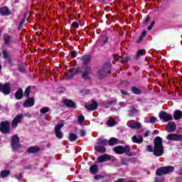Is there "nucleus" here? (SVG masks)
I'll use <instances>...</instances> for the list:
<instances>
[{
  "instance_id": "8fccbe9b",
  "label": "nucleus",
  "mask_w": 182,
  "mask_h": 182,
  "mask_svg": "<svg viewBox=\"0 0 182 182\" xmlns=\"http://www.w3.org/2000/svg\"><path fill=\"white\" fill-rule=\"evenodd\" d=\"M146 35H147V32L143 31L141 33V36H140V39H141V38H144V36H146Z\"/></svg>"
},
{
  "instance_id": "39448f33",
  "label": "nucleus",
  "mask_w": 182,
  "mask_h": 182,
  "mask_svg": "<svg viewBox=\"0 0 182 182\" xmlns=\"http://www.w3.org/2000/svg\"><path fill=\"white\" fill-rule=\"evenodd\" d=\"M82 78L84 80H90V73H92V67L90 65H86L84 70L81 72Z\"/></svg>"
},
{
  "instance_id": "de8ad7c7",
  "label": "nucleus",
  "mask_w": 182,
  "mask_h": 182,
  "mask_svg": "<svg viewBox=\"0 0 182 182\" xmlns=\"http://www.w3.org/2000/svg\"><path fill=\"white\" fill-rule=\"evenodd\" d=\"M151 134V132L150 131H146L144 133V137H149V136H150Z\"/></svg>"
},
{
  "instance_id": "4468645a",
  "label": "nucleus",
  "mask_w": 182,
  "mask_h": 182,
  "mask_svg": "<svg viewBox=\"0 0 182 182\" xmlns=\"http://www.w3.org/2000/svg\"><path fill=\"white\" fill-rule=\"evenodd\" d=\"M114 59L118 62H121V63H124V62H129L131 60L130 57L129 56L122 57L117 55H114Z\"/></svg>"
},
{
  "instance_id": "49530a36",
  "label": "nucleus",
  "mask_w": 182,
  "mask_h": 182,
  "mask_svg": "<svg viewBox=\"0 0 182 182\" xmlns=\"http://www.w3.org/2000/svg\"><path fill=\"white\" fill-rule=\"evenodd\" d=\"M102 41H103L104 43H106L107 42H108V38L107 36L105 37H101Z\"/></svg>"
},
{
  "instance_id": "7ed1b4c3",
  "label": "nucleus",
  "mask_w": 182,
  "mask_h": 182,
  "mask_svg": "<svg viewBox=\"0 0 182 182\" xmlns=\"http://www.w3.org/2000/svg\"><path fill=\"white\" fill-rule=\"evenodd\" d=\"M0 132L4 134L11 133V122L9 121H3L0 123Z\"/></svg>"
},
{
  "instance_id": "1a4fd4ad",
  "label": "nucleus",
  "mask_w": 182,
  "mask_h": 182,
  "mask_svg": "<svg viewBox=\"0 0 182 182\" xmlns=\"http://www.w3.org/2000/svg\"><path fill=\"white\" fill-rule=\"evenodd\" d=\"M166 139L171 141H182V134H170L166 136Z\"/></svg>"
},
{
  "instance_id": "2eb2a0df",
  "label": "nucleus",
  "mask_w": 182,
  "mask_h": 182,
  "mask_svg": "<svg viewBox=\"0 0 182 182\" xmlns=\"http://www.w3.org/2000/svg\"><path fill=\"white\" fill-rule=\"evenodd\" d=\"M177 129V125H176V123L171 122L166 125V132L168 133H171L174 132Z\"/></svg>"
},
{
  "instance_id": "79ce46f5",
  "label": "nucleus",
  "mask_w": 182,
  "mask_h": 182,
  "mask_svg": "<svg viewBox=\"0 0 182 182\" xmlns=\"http://www.w3.org/2000/svg\"><path fill=\"white\" fill-rule=\"evenodd\" d=\"M157 122V118L156 117H151L149 121V123L154 124Z\"/></svg>"
},
{
  "instance_id": "412c9836",
  "label": "nucleus",
  "mask_w": 182,
  "mask_h": 182,
  "mask_svg": "<svg viewBox=\"0 0 182 182\" xmlns=\"http://www.w3.org/2000/svg\"><path fill=\"white\" fill-rule=\"evenodd\" d=\"M132 140L133 141V143H136L137 144H141V143H143V136H136V135H134L132 137Z\"/></svg>"
},
{
  "instance_id": "f704fd0d",
  "label": "nucleus",
  "mask_w": 182,
  "mask_h": 182,
  "mask_svg": "<svg viewBox=\"0 0 182 182\" xmlns=\"http://www.w3.org/2000/svg\"><path fill=\"white\" fill-rule=\"evenodd\" d=\"M98 144H101L102 146H107L108 145V141L106 140V139H98Z\"/></svg>"
},
{
  "instance_id": "b1692460",
  "label": "nucleus",
  "mask_w": 182,
  "mask_h": 182,
  "mask_svg": "<svg viewBox=\"0 0 182 182\" xmlns=\"http://www.w3.org/2000/svg\"><path fill=\"white\" fill-rule=\"evenodd\" d=\"M63 103H64L65 106H68V107H76L75 102L70 100H65L63 101Z\"/></svg>"
},
{
  "instance_id": "c03bdc74",
  "label": "nucleus",
  "mask_w": 182,
  "mask_h": 182,
  "mask_svg": "<svg viewBox=\"0 0 182 182\" xmlns=\"http://www.w3.org/2000/svg\"><path fill=\"white\" fill-rule=\"evenodd\" d=\"M104 106L106 109H108V107H110V104H109V101L104 102Z\"/></svg>"
},
{
  "instance_id": "ea45409f",
  "label": "nucleus",
  "mask_w": 182,
  "mask_h": 182,
  "mask_svg": "<svg viewBox=\"0 0 182 182\" xmlns=\"http://www.w3.org/2000/svg\"><path fill=\"white\" fill-rule=\"evenodd\" d=\"M30 93H31V87H28L24 92V96H27V97H29Z\"/></svg>"
},
{
  "instance_id": "6ab92c4d",
  "label": "nucleus",
  "mask_w": 182,
  "mask_h": 182,
  "mask_svg": "<svg viewBox=\"0 0 182 182\" xmlns=\"http://www.w3.org/2000/svg\"><path fill=\"white\" fill-rule=\"evenodd\" d=\"M110 159V156L107 154H103L97 158V161L98 163H105V161H109Z\"/></svg>"
},
{
  "instance_id": "37998d69",
  "label": "nucleus",
  "mask_w": 182,
  "mask_h": 182,
  "mask_svg": "<svg viewBox=\"0 0 182 182\" xmlns=\"http://www.w3.org/2000/svg\"><path fill=\"white\" fill-rule=\"evenodd\" d=\"M109 102V105H110L112 106V105H116V103H117V100H113L111 101H108Z\"/></svg>"
},
{
  "instance_id": "f8f14e48",
  "label": "nucleus",
  "mask_w": 182,
  "mask_h": 182,
  "mask_svg": "<svg viewBox=\"0 0 182 182\" xmlns=\"http://www.w3.org/2000/svg\"><path fill=\"white\" fill-rule=\"evenodd\" d=\"M107 73H110V71L108 70H105V68L101 69L100 70H98L97 73V77H98V79H105V77H106V75H107Z\"/></svg>"
},
{
  "instance_id": "f3484780",
  "label": "nucleus",
  "mask_w": 182,
  "mask_h": 182,
  "mask_svg": "<svg viewBox=\"0 0 182 182\" xmlns=\"http://www.w3.org/2000/svg\"><path fill=\"white\" fill-rule=\"evenodd\" d=\"M33 105H35V100H33L32 97H30L28 100H26L23 104V107H32Z\"/></svg>"
},
{
  "instance_id": "393cba45",
  "label": "nucleus",
  "mask_w": 182,
  "mask_h": 182,
  "mask_svg": "<svg viewBox=\"0 0 182 182\" xmlns=\"http://www.w3.org/2000/svg\"><path fill=\"white\" fill-rule=\"evenodd\" d=\"M173 119L175 120H180V119H182V112L180 109H178L175 111V113L173 114Z\"/></svg>"
},
{
  "instance_id": "a18cd8bd",
  "label": "nucleus",
  "mask_w": 182,
  "mask_h": 182,
  "mask_svg": "<svg viewBox=\"0 0 182 182\" xmlns=\"http://www.w3.org/2000/svg\"><path fill=\"white\" fill-rule=\"evenodd\" d=\"M85 134H86V132L85 131V129H81L80 136H82V137H85Z\"/></svg>"
},
{
  "instance_id": "13d9d810",
  "label": "nucleus",
  "mask_w": 182,
  "mask_h": 182,
  "mask_svg": "<svg viewBox=\"0 0 182 182\" xmlns=\"http://www.w3.org/2000/svg\"><path fill=\"white\" fill-rule=\"evenodd\" d=\"M16 178H21L22 177V173H19L18 175H16Z\"/></svg>"
},
{
  "instance_id": "ddd939ff",
  "label": "nucleus",
  "mask_w": 182,
  "mask_h": 182,
  "mask_svg": "<svg viewBox=\"0 0 182 182\" xmlns=\"http://www.w3.org/2000/svg\"><path fill=\"white\" fill-rule=\"evenodd\" d=\"M2 53H3V56H4V59H6V60H7V62L9 63H10V65H12V59L11 58V53H9V51L8 50H3Z\"/></svg>"
},
{
  "instance_id": "9d476101",
  "label": "nucleus",
  "mask_w": 182,
  "mask_h": 182,
  "mask_svg": "<svg viewBox=\"0 0 182 182\" xmlns=\"http://www.w3.org/2000/svg\"><path fill=\"white\" fill-rule=\"evenodd\" d=\"M11 147L14 149H19L21 144H19V136L17 134L14 135L11 138Z\"/></svg>"
},
{
  "instance_id": "72a5a7b5",
  "label": "nucleus",
  "mask_w": 182,
  "mask_h": 182,
  "mask_svg": "<svg viewBox=\"0 0 182 182\" xmlns=\"http://www.w3.org/2000/svg\"><path fill=\"white\" fill-rule=\"evenodd\" d=\"M1 15H8L9 14V10L6 7H3L0 11Z\"/></svg>"
},
{
  "instance_id": "aec40b11",
  "label": "nucleus",
  "mask_w": 182,
  "mask_h": 182,
  "mask_svg": "<svg viewBox=\"0 0 182 182\" xmlns=\"http://www.w3.org/2000/svg\"><path fill=\"white\" fill-rule=\"evenodd\" d=\"M81 60L85 66H89V63L92 61V57L90 55H83Z\"/></svg>"
},
{
  "instance_id": "f257e3e1",
  "label": "nucleus",
  "mask_w": 182,
  "mask_h": 182,
  "mask_svg": "<svg viewBox=\"0 0 182 182\" xmlns=\"http://www.w3.org/2000/svg\"><path fill=\"white\" fill-rule=\"evenodd\" d=\"M154 150L151 146H147L148 151H150L151 153L153 152L154 156H156V157H160L161 156H163L164 154V148L163 147V139H161L160 136H156L154 139Z\"/></svg>"
},
{
  "instance_id": "4be33fe9",
  "label": "nucleus",
  "mask_w": 182,
  "mask_h": 182,
  "mask_svg": "<svg viewBox=\"0 0 182 182\" xmlns=\"http://www.w3.org/2000/svg\"><path fill=\"white\" fill-rule=\"evenodd\" d=\"M79 72V68H74L71 71H69L67 75L65 76V79H72L73 76H75V73H77Z\"/></svg>"
},
{
  "instance_id": "603ef678",
  "label": "nucleus",
  "mask_w": 182,
  "mask_h": 182,
  "mask_svg": "<svg viewBox=\"0 0 182 182\" xmlns=\"http://www.w3.org/2000/svg\"><path fill=\"white\" fill-rule=\"evenodd\" d=\"M71 57L72 58H76V52L72 51L71 52Z\"/></svg>"
},
{
  "instance_id": "6e6552de",
  "label": "nucleus",
  "mask_w": 182,
  "mask_h": 182,
  "mask_svg": "<svg viewBox=\"0 0 182 182\" xmlns=\"http://www.w3.org/2000/svg\"><path fill=\"white\" fill-rule=\"evenodd\" d=\"M22 119H23V114H18L12 121L11 122V127L13 129H16L18 127V124L21 123Z\"/></svg>"
},
{
  "instance_id": "680f3d73",
  "label": "nucleus",
  "mask_w": 182,
  "mask_h": 182,
  "mask_svg": "<svg viewBox=\"0 0 182 182\" xmlns=\"http://www.w3.org/2000/svg\"><path fill=\"white\" fill-rule=\"evenodd\" d=\"M156 23V22H154V21H153L151 23V26H152V28H153V26H154V24Z\"/></svg>"
},
{
  "instance_id": "cd10ccee",
  "label": "nucleus",
  "mask_w": 182,
  "mask_h": 182,
  "mask_svg": "<svg viewBox=\"0 0 182 182\" xmlns=\"http://www.w3.org/2000/svg\"><path fill=\"white\" fill-rule=\"evenodd\" d=\"M145 53H146V50H144V49L139 50L136 54V60H138V59H139L140 57L143 56V55H144Z\"/></svg>"
},
{
  "instance_id": "864d4df0",
  "label": "nucleus",
  "mask_w": 182,
  "mask_h": 182,
  "mask_svg": "<svg viewBox=\"0 0 182 182\" xmlns=\"http://www.w3.org/2000/svg\"><path fill=\"white\" fill-rule=\"evenodd\" d=\"M19 107H21V105L19 104V102L16 103V109L17 110H19Z\"/></svg>"
},
{
  "instance_id": "09e8293b",
  "label": "nucleus",
  "mask_w": 182,
  "mask_h": 182,
  "mask_svg": "<svg viewBox=\"0 0 182 182\" xmlns=\"http://www.w3.org/2000/svg\"><path fill=\"white\" fill-rule=\"evenodd\" d=\"M100 178H103V176H102V175H96L95 176V180H100Z\"/></svg>"
},
{
  "instance_id": "bb28decb",
  "label": "nucleus",
  "mask_w": 182,
  "mask_h": 182,
  "mask_svg": "<svg viewBox=\"0 0 182 182\" xmlns=\"http://www.w3.org/2000/svg\"><path fill=\"white\" fill-rule=\"evenodd\" d=\"M90 171L92 174H96V173H97V171H99V166H97V165L91 166L90 168Z\"/></svg>"
},
{
  "instance_id": "a211bd4d",
  "label": "nucleus",
  "mask_w": 182,
  "mask_h": 182,
  "mask_svg": "<svg viewBox=\"0 0 182 182\" xmlns=\"http://www.w3.org/2000/svg\"><path fill=\"white\" fill-rule=\"evenodd\" d=\"M97 102L94 101L92 104L85 105V107L87 110H96V109H97Z\"/></svg>"
},
{
  "instance_id": "dca6fc26",
  "label": "nucleus",
  "mask_w": 182,
  "mask_h": 182,
  "mask_svg": "<svg viewBox=\"0 0 182 182\" xmlns=\"http://www.w3.org/2000/svg\"><path fill=\"white\" fill-rule=\"evenodd\" d=\"M127 126L130 127V129H141V124H140V122H134L132 124V121H128Z\"/></svg>"
},
{
  "instance_id": "6e6d98bb",
  "label": "nucleus",
  "mask_w": 182,
  "mask_h": 182,
  "mask_svg": "<svg viewBox=\"0 0 182 182\" xmlns=\"http://www.w3.org/2000/svg\"><path fill=\"white\" fill-rule=\"evenodd\" d=\"M149 21H150V17L149 16H147L145 19V23H148Z\"/></svg>"
},
{
  "instance_id": "a19ab883",
  "label": "nucleus",
  "mask_w": 182,
  "mask_h": 182,
  "mask_svg": "<svg viewBox=\"0 0 182 182\" xmlns=\"http://www.w3.org/2000/svg\"><path fill=\"white\" fill-rule=\"evenodd\" d=\"M77 119L80 124L85 122V117L83 115H79Z\"/></svg>"
},
{
  "instance_id": "c756f323",
  "label": "nucleus",
  "mask_w": 182,
  "mask_h": 182,
  "mask_svg": "<svg viewBox=\"0 0 182 182\" xmlns=\"http://www.w3.org/2000/svg\"><path fill=\"white\" fill-rule=\"evenodd\" d=\"M10 174H11V171L9 170H4L0 173V176L1 178H5V177H8V176H9Z\"/></svg>"
},
{
  "instance_id": "423d86ee",
  "label": "nucleus",
  "mask_w": 182,
  "mask_h": 182,
  "mask_svg": "<svg viewBox=\"0 0 182 182\" xmlns=\"http://www.w3.org/2000/svg\"><path fill=\"white\" fill-rule=\"evenodd\" d=\"M0 92L6 95H9L11 93V83L0 84Z\"/></svg>"
},
{
  "instance_id": "4c0bfd02",
  "label": "nucleus",
  "mask_w": 182,
  "mask_h": 182,
  "mask_svg": "<svg viewBox=\"0 0 182 182\" xmlns=\"http://www.w3.org/2000/svg\"><path fill=\"white\" fill-rule=\"evenodd\" d=\"M137 112H139V110H137L135 108H132L130 111H129V113L128 114V116H134L135 113H137Z\"/></svg>"
},
{
  "instance_id": "0eeeda50",
  "label": "nucleus",
  "mask_w": 182,
  "mask_h": 182,
  "mask_svg": "<svg viewBox=\"0 0 182 182\" xmlns=\"http://www.w3.org/2000/svg\"><path fill=\"white\" fill-rule=\"evenodd\" d=\"M62 127L63 124H58L55 127L54 132L57 139H62L63 137V132H62Z\"/></svg>"
},
{
  "instance_id": "5701e85b",
  "label": "nucleus",
  "mask_w": 182,
  "mask_h": 182,
  "mask_svg": "<svg viewBox=\"0 0 182 182\" xmlns=\"http://www.w3.org/2000/svg\"><path fill=\"white\" fill-rule=\"evenodd\" d=\"M15 97L17 100H21L23 97V90L22 88H18L15 94Z\"/></svg>"
},
{
  "instance_id": "5fc2aeb1",
  "label": "nucleus",
  "mask_w": 182,
  "mask_h": 182,
  "mask_svg": "<svg viewBox=\"0 0 182 182\" xmlns=\"http://www.w3.org/2000/svg\"><path fill=\"white\" fill-rule=\"evenodd\" d=\"M155 182H163V179L160 178H155Z\"/></svg>"
},
{
  "instance_id": "e433bc0d",
  "label": "nucleus",
  "mask_w": 182,
  "mask_h": 182,
  "mask_svg": "<svg viewBox=\"0 0 182 182\" xmlns=\"http://www.w3.org/2000/svg\"><path fill=\"white\" fill-rule=\"evenodd\" d=\"M50 110V109L48 107H44L41 109V114H45V113H48V112H49Z\"/></svg>"
},
{
  "instance_id": "473e14b6",
  "label": "nucleus",
  "mask_w": 182,
  "mask_h": 182,
  "mask_svg": "<svg viewBox=\"0 0 182 182\" xmlns=\"http://www.w3.org/2000/svg\"><path fill=\"white\" fill-rule=\"evenodd\" d=\"M77 139V135L73 133H70V136H69L70 141H75V140Z\"/></svg>"
},
{
  "instance_id": "052dcab7",
  "label": "nucleus",
  "mask_w": 182,
  "mask_h": 182,
  "mask_svg": "<svg viewBox=\"0 0 182 182\" xmlns=\"http://www.w3.org/2000/svg\"><path fill=\"white\" fill-rule=\"evenodd\" d=\"M152 29H153V26H149L148 27V31H151Z\"/></svg>"
},
{
  "instance_id": "3c124183",
  "label": "nucleus",
  "mask_w": 182,
  "mask_h": 182,
  "mask_svg": "<svg viewBox=\"0 0 182 182\" xmlns=\"http://www.w3.org/2000/svg\"><path fill=\"white\" fill-rule=\"evenodd\" d=\"M72 27H73V28H78L79 26L77 24V23L73 22V23H72Z\"/></svg>"
},
{
  "instance_id": "c85d7f7f",
  "label": "nucleus",
  "mask_w": 182,
  "mask_h": 182,
  "mask_svg": "<svg viewBox=\"0 0 182 182\" xmlns=\"http://www.w3.org/2000/svg\"><path fill=\"white\" fill-rule=\"evenodd\" d=\"M117 141H119V139L115 137H112L108 141V146H114V144H117Z\"/></svg>"
},
{
  "instance_id": "e2e57ef3",
  "label": "nucleus",
  "mask_w": 182,
  "mask_h": 182,
  "mask_svg": "<svg viewBox=\"0 0 182 182\" xmlns=\"http://www.w3.org/2000/svg\"><path fill=\"white\" fill-rule=\"evenodd\" d=\"M25 116H28V117H31V114H29V113H27V114H25Z\"/></svg>"
},
{
  "instance_id": "9b49d317",
  "label": "nucleus",
  "mask_w": 182,
  "mask_h": 182,
  "mask_svg": "<svg viewBox=\"0 0 182 182\" xmlns=\"http://www.w3.org/2000/svg\"><path fill=\"white\" fill-rule=\"evenodd\" d=\"M160 119H163L164 122H170L173 119V116L166 112H161L159 113Z\"/></svg>"
},
{
  "instance_id": "7c9ffc66",
  "label": "nucleus",
  "mask_w": 182,
  "mask_h": 182,
  "mask_svg": "<svg viewBox=\"0 0 182 182\" xmlns=\"http://www.w3.org/2000/svg\"><path fill=\"white\" fill-rule=\"evenodd\" d=\"M131 90L134 95H141V90L137 88L136 87H132Z\"/></svg>"
},
{
  "instance_id": "69168bd1",
  "label": "nucleus",
  "mask_w": 182,
  "mask_h": 182,
  "mask_svg": "<svg viewBox=\"0 0 182 182\" xmlns=\"http://www.w3.org/2000/svg\"><path fill=\"white\" fill-rule=\"evenodd\" d=\"M0 35H1V32H0Z\"/></svg>"
},
{
  "instance_id": "a878e982",
  "label": "nucleus",
  "mask_w": 182,
  "mask_h": 182,
  "mask_svg": "<svg viewBox=\"0 0 182 182\" xmlns=\"http://www.w3.org/2000/svg\"><path fill=\"white\" fill-rule=\"evenodd\" d=\"M41 149L38 146H31L28 149V153H38Z\"/></svg>"
},
{
  "instance_id": "4d7b16f0",
  "label": "nucleus",
  "mask_w": 182,
  "mask_h": 182,
  "mask_svg": "<svg viewBox=\"0 0 182 182\" xmlns=\"http://www.w3.org/2000/svg\"><path fill=\"white\" fill-rule=\"evenodd\" d=\"M121 93L122 95H127V92H126V91L123 90H121Z\"/></svg>"
},
{
  "instance_id": "2f4dec72",
  "label": "nucleus",
  "mask_w": 182,
  "mask_h": 182,
  "mask_svg": "<svg viewBox=\"0 0 182 182\" xmlns=\"http://www.w3.org/2000/svg\"><path fill=\"white\" fill-rule=\"evenodd\" d=\"M95 149L100 153H106V147L102 146H97Z\"/></svg>"
},
{
  "instance_id": "58836bf2",
  "label": "nucleus",
  "mask_w": 182,
  "mask_h": 182,
  "mask_svg": "<svg viewBox=\"0 0 182 182\" xmlns=\"http://www.w3.org/2000/svg\"><path fill=\"white\" fill-rule=\"evenodd\" d=\"M107 124H108V126H109V127H113V126L116 125V121H112V120L109 119L107 121Z\"/></svg>"
},
{
  "instance_id": "0e129e2a",
  "label": "nucleus",
  "mask_w": 182,
  "mask_h": 182,
  "mask_svg": "<svg viewBox=\"0 0 182 182\" xmlns=\"http://www.w3.org/2000/svg\"><path fill=\"white\" fill-rule=\"evenodd\" d=\"M20 70H21V72H24L23 68H20Z\"/></svg>"
},
{
  "instance_id": "c9c22d12",
  "label": "nucleus",
  "mask_w": 182,
  "mask_h": 182,
  "mask_svg": "<svg viewBox=\"0 0 182 182\" xmlns=\"http://www.w3.org/2000/svg\"><path fill=\"white\" fill-rule=\"evenodd\" d=\"M11 36L6 34L4 35V42L8 45V43H11Z\"/></svg>"
},
{
  "instance_id": "f03ea898",
  "label": "nucleus",
  "mask_w": 182,
  "mask_h": 182,
  "mask_svg": "<svg viewBox=\"0 0 182 182\" xmlns=\"http://www.w3.org/2000/svg\"><path fill=\"white\" fill-rule=\"evenodd\" d=\"M113 151H114L116 154H127V156H132V152H130V146H117L113 148Z\"/></svg>"
},
{
  "instance_id": "bf43d9fd",
  "label": "nucleus",
  "mask_w": 182,
  "mask_h": 182,
  "mask_svg": "<svg viewBox=\"0 0 182 182\" xmlns=\"http://www.w3.org/2000/svg\"><path fill=\"white\" fill-rule=\"evenodd\" d=\"M120 106H122V107H124V106H126V102H120Z\"/></svg>"
},
{
  "instance_id": "20e7f679",
  "label": "nucleus",
  "mask_w": 182,
  "mask_h": 182,
  "mask_svg": "<svg viewBox=\"0 0 182 182\" xmlns=\"http://www.w3.org/2000/svg\"><path fill=\"white\" fill-rule=\"evenodd\" d=\"M174 171V167L173 166H165L161 167L156 170V176H163L164 174H168V173H173Z\"/></svg>"
}]
</instances>
